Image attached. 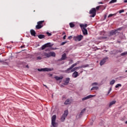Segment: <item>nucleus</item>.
<instances>
[{"mask_svg":"<svg viewBox=\"0 0 127 127\" xmlns=\"http://www.w3.org/2000/svg\"><path fill=\"white\" fill-rule=\"evenodd\" d=\"M40 55L42 56L43 59L49 58V57H55L56 56V54L54 52H51L49 53L45 52H41L40 53Z\"/></svg>","mask_w":127,"mask_h":127,"instance_id":"obj_1","label":"nucleus"},{"mask_svg":"<svg viewBox=\"0 0 127 127\" xmlns=\"http://www.w3.org/2000/svg\"><path fill=\"white\" fill-rule=\"evenodd\" d=\"M44 25H45V24H44V20L38 21L37 22V25L36 26V29H40V28H42Z\"/></svg>","mask_w":127,"mask_h":127,"instance_id":"obj_2","label":"nucleus"},{"mask_svg":"<svg viewBox=\"0 0 127 127\" xmlns=\"http://www.w3.org/2000/svg\"><path fill=\"white\" fill-rule=\"evenodd\" d=\"M84 38V36L82 35H78L73 37L74 41H81Z\"/></svg>","mask_w":127,"mask_h":127,"instance_id":"obj_3","label":"nucleus"},{"mask_svg":"<svg viewBox=\"0 0 127 127\" xmlns=\"http://www.w3.org/2000/svg\"><path fill=\"white\" fill-rule=\"evenodd\" d=\"M56 121V115H53L52 117V125L53 127H56L58 126L57 123H55Z\"/></svg>","mask_w":127,"mask_h":127,"instance_id":"obj_4","label":"nucleus"},{"mask_svg":"<svg viewBox=\"0 0 127 127\" xmlns=\"http://www.w3.org/2000/svg\"><path fill=\"white\" fill-rule=\"evenodd\" d=\"M90 14H92L90 15V17H95L96 16V11L95 8H92L89 11Z\"/></svg>","mask_w":127,"mask_h":127,"instance_id":"obj_5","label":"nucleus"},{"mask_svg":"<svg viewBox=\"0 0 127 127\" xmlns=\"http://www.w3.org/2000/svg\"><path fill=\"white\" fill-rule=\"evenodd\" d=\"M86 67H87V66L84 65H81L78 67H73L71 69V72H74V71H76V70H77V69H81V68H86Z\"/></svg>","mask_w":127,"mask_h":127,"instance_id":"obj_6","label":"nucleus"},{"mask_svg":"<svg viewBox=\"0 0 127 127\" xmlns=\"http://www.w3.org/2000/svg\"><path fill=\"white\" fill-rule=\"evenodd\" d=\"M38 71H40V72L43 71V72H49L51 71L52 69L51 68H42V69H38Z\"/></svg>","mask_w":127,"mask_h":127,"instance_id":"obj_7","label":"nucleus"},{"mask_svg":"<svg viewBox=\"0 0 127 127\" xmlns=\"http://www.w3.org/2000/svg\"><path fill=\"white\" fill-rule=\"evenodd\" d=\"M100 35H101V36H104V37H102V38H103V39L107 38V37H106V36H107V33L106 32H105V31L100 32Z\"/></svg>","mask_w":127,"mask_h":127,"instance_id":"obj_8","label":"nucleus"},{"mask_svg":"<svg viewBox=\"0 0 127 127\" xmlns=\"http://www.w3.org/2000/svg\"><path fill=\"white\" fill-rule=\"evenodd\" d=\"M93 97H96V95H90L86 97L83 98L82 101H85V100H88V99H91V98H93Z\"/></svg>","mask_w":127,"mask_h":127,"instance_id":"obj_9","label":"nucleus"},{"mask_svg":"<svg viewBox=\"0 0 127 127\" xmlns=\"http://www.w3.org/2000/svg\"><path fill=\"white\" fill-rule=\"evenodd\" d=\"M72 67L70 66L68 68H67L66 70H65V72L67 73H72Z\"/></svg>","mask_w":127,"mask_h":127,"instance_id":"obj_10","label":"nucleus"},{"mask_svg":"<svg viewBox=\"0 0 127 127\" xmlns=\"http://www.w3.org/2000/svg\"><path fill=\"white\" fill-rule=\"evenodd\" d=\"M81 30L83 35H88V31L87 30V29H82Z\"/></svg>","mask_w":127,"mask_h":127,"instance_id":"obj_11","label":"nucleus"},{"mask_svg":"<svg viewBox=\"0 0 127 127\" xmlns=\"http://www.w3.org/2000/svg\"><path fill=\"white\" fill-rule=\"evenodd\" d=\"M118 33V30H112L110 32V35H114V34H117Z\"/></svg>","mask_w":127,"mask_h":127,"instance_id":"obj_12","label":"nucleus"},{"mask_svg":"<svg viewBox=\"0 0 127 127\" xmlns=\"http://www.w3.org/2000/svg\"><path fill=\"white\" fill-rule=\"evenodd\" d=\"M78 72L77 71H74L73 73H72V77L73 78H77L78 77Z\"/></svg>","mask_w":127,"mask_h":127,"instance_id":"obj_13","label":"nucleus"},{"mask_svg":"<svg viewBox=\"0 0 127 127\" xmlns=\"http://www.w3.org/2000/svg\"><path fill=\"white\" fill-rule=\"evenodd\" d=\"M80 26L81 29H86V27H87V24H81L80 25Z\"/></svg>","mask_w":127,"mask_h":127,"instance_id":"obj_14","label":"nucleus"},{"mask_svg":"<svg viewBox=\"0 0 127 127\" xmlns=\"http://www.w3.org/2000/svg\"><path fill=\"white\" fill-rule=\"evenodd\" d=\"M106 60H107V59H104L100 62V64L101 66H102V65H104V64H105V63H106Z\"/></svg>","mask_w":127,"mask_h":127,"instance_id":"obj_15","label":"nucleus"},{"mask_svg":"<svg viewBox=\"0 0 127 127\" xmlns=\"http://www.w3.org/2000/svg\"><path fill=\"white\" fill-rule=\"evenodd\" d=\"M55 79H56L57 81H59V80H62V79H63V76H55Z\"/></svg>","mask_w":127,"mask_h":127,"instance_id":"obj_16","label":"nucleus"},{"mask_svg":"<svg viewBox=\"0 0 127 127\" xmlns=\"http://www.w3.org/2000/svg\"><path fill=\"white\" fill-rule=\"evenodd\" d=\"M70 81V78H66L65 79V81H64V85H67Z\"/></svg>","mask_w":127,"mask_h":127,"instance_id":"obj_17","label":"nucleus"},{"mask_svg":"<svg viewBox=\"0 0 127 127\" xmlns=\"http://www.w3.org/2000/svg\"><path fill=\"white\" fill-rule=\"evenodd\" d=\"M30 32H31V35H32V36H35V35L36 34L35 31H34L33 30H31Z\"/></svg>","mask_w":127,"mask_h":127,"instance_id":"obj_18","label":"nucleus"},{"mask_svg":"<svg viewBox=\"0 0 127 127\" xmlns=\"http://www.w3.org/2000/svg\"><path fill=\"white\" fill-rule=\"evenodd\" d=\"M116 102H117L116 101H113L111 102L109 104L110 108H111V107H112V106H113V105H115V104H116Z\"/></svg>","mask_w":127,"mask_h":127,"instance_id":"obj_19","label":"nucleus"},{"mask_svg":"<svg viewBox=\"0 0 127 127\" xmlns=\"http://www.w3.org/2000/svg\"><path fill=\"white\" fill-rule=\"evenodd\" d=\"M78 64H79V62H77V63L72 64L70 67H72V68L73 69V68H74L75 66H77V65H78Z\"/></svg>","mask_w":127,"mask_h":127,"instance_id":"obj_20","label":"nucleus"},{"mask_svg":"<svg viewBox=\"0 0 127 127\" xmlns=\"http://www.w3.org/2000/svg\"><path fill=\"white\" fill-rule=\"evenodd\" d=\"M78 64H79V62H77V63L72 64L70 67H72V68L73 69V68H74L75 66H77V65H78Z\"/></svg>","mask_w":127,"mask_h":127,"instance_id":"obj_21","label":"nucleus"},{"mask_svg":"<svg viewBox=\"0 0 127 127\" xmlns=\"http://www.w3.org/2000/svg\"><path fill=\"white\" fill-rule=\"evenodd\" d=\"M71 102H70V99H67L65 102H64V105H69Z\"/></svg>","mask_w":127,"mask_h":127,"instance_id":"obj_22","label":"nucleus"},{"mask_svg":"<svg viewBox=\"0 0 127 127\" xmlns=\"http://www.w3.org/2000/svg\"><path fill=\"white\" fill-rule=\"evenodd\" d=\"M66 59V54H64L62 55V57L61 58V60H65Z\"/></svg>","mask_w":127,"mask_h":127,"instance_id":"obj_23","label":"nucleus"},{"mask_svg":"<svg viewBox=\"0 0 127 127\" xmlns=\"http://www.w3.org/2000/svg\"><path fill=\"white\" fill-rule=\"evenodd\" d=\"M116 15H117V13H115L114 14H110L108 17V18H109V17H112V16H116Z\"/></svg>","mask_w":127,"mask_h":127,"instance_id":"obj_24","label":"nucleus"},{"mask_svg":"<svg viewBox=\"0 0 127 127\" xmlns=\"http://www.w3.org/2000/svg\"><path fill=\"white\" fill-rule=\"evenodd\" d=\"M63 116H64V117H65V118H66V117H67V116H68V111H67V110H65L64 111V114Z\"/></svg>","mask_w":127,"mask_h":127,"instance_id":"obj_25","label":"nucleus"},{"mask_svg":"<svg viewBox=\"0 0 127 127\" xmlns=\"http://www.w3.org/2000/svg\"><path fill=\"white\" fill-rule=\"evenodd\" d=\"M38 37L40 39H42L45 37V36H44V35H39Z\"/></svg>","mask_w":127,"mask_h":127,"instance_id":"obj_26","label":"nucleus"},{"mask_svg":"<svg viewBox=\"0 0 127 127\" xmlns=\"http://www.w3.org/2000/svg\"><path fill=\"white\" fill-rule=\"evenodd\" d=\"M65 116H62V118H61V122H64V121H65Z\"/></svg>","mask_w":127,"mask_h":127,"instance_id":"obj_27","label":"nucleus"},{"mask_svg":"<svg viewBox=\"0 0 127 127\" xmlns=\"http://www.w3.org/2000/svg\"><path fill=\"white\" fill-rule=\"evenodd\" d=\"M93 90H99V87L95 86V87H93L91 89V91H93Z\"/></svg>","mask_w":127,"mask_h":127,"instance_id":"obj_28","label":"nucleus"},{"mask_svg":"<svg viewBox=\"0 0 127 127\" xmlns=\"http://www.w3.org/2000/svg\"><path fill=\"white\" fill-rule=\"evenodd\" d=\"M70 27H74L75 26V24H73V23H69Z\"/></svg>","mask_w":127,"mask_h":127,"instance_id":"obj_29","label":"nucleus"},{"mask_svg":"<svg viewBox=\"0 0 127 127\" xmlns=\"http://www.w3.org/2000/svg\"><path fill=\"white\" fill-rule=\"evenodd\" d=\"M116 82L115 80H112L110 81V85H114V83Z\"/></svg>","mask_w":127,"mask_h":127,"instance_id":"obj_30","label":"nucleus"},{"mask_svg":"<svg viewBox=\"0 0 127 127\" xmlns=\"http://www.w3.org/2000/svg\"><path fill=\"white\" fill-rule=\"evenodd\" d=\"M45 45L46 46V48H47V47H50V43H49L45 44Z\"/></svg>","mask_w":127,"mask_h":127,"instance_id":"obj_31","label":"nucleus"},{"mask_svg":"<svg viewBox=\"0 0 127 127\" xmlns=\"http://www.w3.org/2000/svg\"><path fill=\"white\" fill-rule=\"evenodd\" d=\"M115 2H117V0H111L110 3H114Z\"/></svg>","mask_w":127,"mask_h":127,"instance_id":"obj_32","label":"nucleus"},{"mask_svg":"<svg viewBox=\"0 0 127 127\" xmlns=\"http://www.w3.org/2000/svg\"><path fill=\"white\" fill-rule=\"evenodd\" d=\"M119 87H122V84H117L115 86V88H119Z\"/></svg>","mask_w":127,"mask_h":127,"instance_id":"obj_33","label":"nucleus"},{"mask_svg":"<svg viewBox=\"0 0 127 127\" xmlns=\"http://www.w3.org/2000/svg\"><path fill=\"white\" fill-rule=\"evenodd\" d=\"M41 48L42 50H44V49L46 48V46H45V45H44L42 46Z\"/></svg>","mask_w":127,"mask_h":127,"instance_id":"obj_34","label":"nucleus"},{"mask_svg":"<svg viewBox=\"0 0 127 127\" xmlns=\"http://www.w3.org/2000/svg\"><path fill=\"white\" fill-rule=\"evenodd\" d=\"M41 59H43L42 58V56L37 57V60H41Z\"/></svg>","mask_w":127,"mask_h":127,"instance_id":"obj_35","label":"nucleus"},{"mask_svg":"<svg viewBox=\"0 0 127 127\" xmlns=\"http://www.w3.org/2000/svg\"><path fill=\"white\" fill-rule=\"evenodd\" d=\"M127 52L123 53L121 54L122 56H125V55H127Z\"/></svg>","mask_w":127,"mask_h":127,"instance_id":"obj_36","label":"nucleus"},{"mask_svg":"<svg viewBox=\"0 0 127 127\" xmlns=\"http://www.w3.org/2000/svg\"><path fill=\"white\" fill-rule=\"evenodd\" d=\"M47 35H48V36H51V35H52V34L49 32H47Z\"/></svg>","mask_w":127,"mask_h":127,"instance_id":"obj_37","label":"nucleus"},{"mask_svg":"<svg viewBox=\"0 0 127 127\" xmlns=\"http://www.w3.org/2000/svg\"><path fill=\"white\" fill-rule=\"evenodd\" d=\"M125 12V10H124V9H122V10H119V13H122V12Z\"/></svg>","mask_w":127,"mask_h":127,"instance_id":"obj_38","label":"nucleus"},{"mask_svg":"<svg viewBox=\"0 0 127 127\" xmlns=\"http://www.w3.org/2000/svg\"><path fill=\"white\" fill-rule=\"evenodd\" d=\"M85 111H86V109H84L82 111H81L80 115H82V114H83L85 112Z\"/></svg>","mask_w":127,"mask_h":127,"instance_id":"obj_39","label":"nucleus"},{"mask_svg":"<svg viewBox=\"0 0 127 127\" xmlns=\"http://www.w3.org/2000/svg\"><path fill=\"white\" fill-rule=\"evenodd\" d=\"M100 7H101V6H98L96 7V10H99L100 9Z\"/></svg>","mask_w":127,"mask_h":127,"instance_id":"obj_40","label":"nucleus"},{"mask_svg":"<svg viewBox=\"0 0 127 127\" xmlns=\"http://www.w3.org/2000/svg\"><path fill=\"white\" fill-rule=\"evenodd\" d=\"M73 37L72 36H69L68 37V39L69 40H71V39H72V38Z\"/></svg>","mask_w":127,"mask_h":127,"instance_id":"obj_41","label":"nucleus"},{"mask_svg":"<svg viewBox=\"0 0 127 127\" xmlns=\"http://www.w3.org/2000/svg\"><path fill=\"white\" fill-rule=\"evenodd\" d=\"M97 85H98V83H97L96 82L92 83V86H97Z\"/></svg>","mask_w":127,"mask_h":127,"instance_id":"obj_42","label":"nucleus"},{"mask_svg":"<svg viewBox=\"0 0 127 127\" xmlns=\"http://www.w3.org/2000/svg\"><path fill=\"white\" fill-rule=\"evenodd\" d=\"M66 42H64L62 43H61V45H64L66 44Z\"/></svg>","mask_w":127,"mask_h":127,"instance_id":"obj_43","label":"nucleus"},{"mask_svg":"<svg viewBox=\"0 0 127 127\" xmlns=\"http://www.w3.org/2000/svg\"><path fill=\"white\" fill-rule=\"evenodd\" d=\"M111 91H112V88H111L110 89V90L108 91V94H110V93H111Z\"/></svg>","mask_w":127,"mask_h":127,"instance_id":"obj_44","label":"nucleus"},{"mask_svg":"<svg viewBox=\"0 0 127 127\" xmlns=\"http://www.w3.org/2000/svg\"><path fill=\"white\" fill-rule=\"evenodd\" d=\"M63 39L64 40V39H66V35H64V37H63Z\"/></svg>","mask_w":127,"mask_h":127,"instance_id":"obj_45","label":"nucleus"},{"mask_svg":"<svg viewBox=\"0 0 127 127\" xmlns=\"http://www.w3.org/2000/svg\"><path fill=\"white\" fill-rule=\"evenodd\" d=\"M98 3H99V4H102V3H103V2H98Z\"/></svg>","mask_w":127,"mask_h":127,"instance_id":"obj_46","label":"nucleus"},{"mask_svg":"<svg viewBox=\"0 0 127 127\" xmlns=\"http://www.w3.org/2000/svg\"><path fill=\"white\" fill-rule=\"evenodd\" d=\"M124 2H127V0H125Z\"/></svg>","mask_w":127,"mask_h":127,"instance_id":"obj_47","label":"nucleus"},{"mask_svg":"<svg viewBox=\"0 0 127 127\" xmlns=\"http://www.w3.org/2000/svg\"><path fill=\"white\" fill-rule=\"evenodd\" d=\"M71 63H70L71 64V63H73V60H71Z\"/></svg>","mask_w":127,"mask_h":127,"instance_id":"obj_48","label":"nucleus"},{"mask_svg":"<svg viewBox=\"0 0 127 127\" xmlns=\"http://www.w3.org/2000/svg\"><path fill=\"white\" fill-rule=\"evenodd\" d=\"M125 124H127V121L125 122Z\"/></svg>","mask_w":127,"mask_h":127,"instance_id":"obj_49","label":"nucleus"},{"mask_svg":"<svg viewBox=\"0 0 127 127\" xmlns=\"http://www.w3.org/2000/svg\"><path fill=\"white\" fill-rule=\"evenodd\" d=\"M26 67H27V68H28V65H27Z\"/></svg>","mask_w":127,"mask_h":127,"instance_id":"obj_50","label":"nucleus"},{"mask_svg":"<svg viewBox=\"0 0 127 127\" xmlns=\"http://www.w3.org/2000/svg\"><path fill=\"white\" fill-rule=\"evenodd\" d=\"M64 64V62H63V63H62V64Z\"/></svg>","mask_w":127,"mask_h":127,"instance_id":"obj_51","label":"nucleus"},{"mask_svg":"<svg viewBox=\"0 0 127 127\" xmlns=\"http://www.w3.org/2000/svg\"><path fill=\"white\" fill-rule=\"evenodd\" d=\"M126 72H127V70H126Z\"/></svg>","mask_w":127,"mask_h":127,"instance_id":"obj_52","label":"nucleus"},{"mask_svg":"<svg viewBox=\"0 0 127 127\" xmlns=\"http://www.w3.org/2000/svg\"><path fill=\"white\" fill-rule=\"evenodd\" d=\"M51 76H52V74H51Z\"/></svg>","mask_w":127,"mask_h":127,"instance_id":"obj_53","label":"nucleus"},{"mask_svg":"<svg viewBox=\"0 0 127 127\" xmlns=\"http://www.w3.org/2000/svg\"><path fill=\"white\" fill-rule=\"evenodd\" d=\"M0 62H1V61H0Z\"/></svg>","mask_w":127,"mask_h":127,"instance_id":"obj_54","label":"nucleus"}]
</instances>
